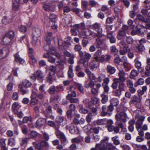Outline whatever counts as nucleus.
I'll use <instances>...</instances> for the list:
<instances>
[{
    "instance_id": "obj_39",
    "label": "nucleus",
    "mask_w": 150,
    "mask_h": 150,
    "mask_svg": "<svg viewBox=\"0 0 150 150\" xmlns=\"http://www.w3.org/2000/svg\"><path fill=\"white\" fill-rule=\"evenodd\" d=\"M110 52L111 54L115 55L118 52V50L115 46L113 45L110 47Z\"/></svg>"
},
{
    "instance_id": "obj_25",
    "label": "nucleus",
    "mask_w": 150,
    "mask_h": 150,
    "mask_svg": "<svg viewBox=\"0 0 150 150\" xmlns=\"http://www.w3.org/2000/svg\"><path fill=\"white\" fill-rule=\"evenodd\" d=\"M106 127L107 128L108 131L109 130H111L112 129V128L113 126V125H112L114 123L113 122L112 120L110 119L108 120L106 119Z\"/></svg>"
},
{
    "instance_id": "obj_44",
    "label": "nucleus",
    "mask_w": 150,
    "mask_h": 150,
    "mask_svg": "<svg viewBox=\"0 0 150 150\" xmlns=\"http://www.w3.org/2000/svg\"><path fill=\"white\" fill-rule=\"evenodd\" d=\"M79 112L85 114L88 112L87 110L83 108V106L80 105H79Z\"/></svg>"
},
{
    "instance_id": "obj_4",
    "label": "nucleus",
    "mask_w": 150,
    "mask_h": 150,
    "mask_svg": "<svg viewBox=\"0 0 150 150\" xmlns=\"http://www.w3.org/2000/svg\"><path fill=\"white\" fill-rule=\"evenodd\" d=\"M115 118L117 120L116 121L125 123L126 121L127 116L125 112H122L117 113L115 115Z\"/></svg>"
},
{
    "instance_id": "obj_36",
    "label": "nucleus",
    "mask_w": 150,
    "mask_h": 150,
    "mask_svg": "<svg viewBox=\"0 0 150 150\" xmlns=\"http://www.w3.org/2000/svg\"><path fill=\"white\" fill-rule=\"evenodd\" d=\"M146 41V40L144 38H142L139 41L140 45L139 47V49L140 51H143L144 49V47L142 45L145 43Z\"/></svg>"
},
{
    "instance_id": "obj_23",
    "label": "nucleus",
    "mask_w": 150,
    "mask_h": 150,
    "mask_svg": "<svg viewBox=\"0 0 150 150\" xmlns=\"http://www.w3.org/2000/svg\"><path fill=\"white\" fill-rule=\"evenodd\" d=\"M59 88L57 86H51L48 90L49 93L51 94H54L56 92H58L59 91Z\"/></svg>"
},
{
    "instance_id": "obj_61",
    "label": "nucleus",
    "mask_w": 150,
    "mask_h": 150,
    "mask_svg": "<svg viewBox=\"0 0 150 150\" xmlns=\"http://www.w3.org/2000/svg\"><path fill=\"white\" fill-rule=\"evenodd\" d=\"M57 16L56 15L53 13L51 14L50 16V18L52 21L55 22L57 18Z\"/></svg>"
},
{
    "instance_id": "obj_58",
    "label": "nucleus",
    "mask_w": 150,
    "mask_h": 150,
    "mask_svg": "<svg viewBox=\"0 0 150 150\" xmlns=\"http://www.w3.org/2000/svg\"><path fill=\"white\" fill-rule=\"evenodd\" d=\"M19 29L20 31L25 33L26 31L27 28L25 25H22L19 26Z\"/></svg>"
},
{
    "instance_id": "obj_32",
    "label": "nucleus",
    "mask_w": 150,
    "mask_h": 150,
    "mask_svg": "<svg viewBox=\"0 0 150 150\" xmlns=\"http://www.w3.org/2000/svg\"><path fill=\"white\" fill-rule=\"evenodd\" d=\"M95 85V82L92 80H90L89 83L86 81H85L84 84V86L86 88H92L94 87Z\"/></svg>"
},
{
    "instance_id": "obj_45",
    "label": "nucleus",
    "mask_w": 150,
    "mask_h": 150,
    "mask_svg": "<svg viewBox=\"0 0 150 150\" xmlns=\"http://www.w3.org/2000/svg\"><path fill=\"white\" fill-rule=\"evenodd\" d=\"M69 96H67V98L70 100V102L71 103H77L79 102V100L77 98H74L73 97L69 98Z\"/></svg>"
},
{
    "instance_id": "obj_40",
    "label": "nucleus",
    "mask_w": 150,
    "mask_h": 150,
    "mask_svg": "<svg viewBox=\"0 0 150 150\" xmlns=\"http://www.w3.org/2000/svg\"><path fill=\"white\" fill-rule=\"evenodd\" d=\"M108 94L102 93L101 96L102 98L101 102L103 103L104 104L108 100Z\"/></svg>"
},
{
    "instance_id": "obj_51",
    "label": "nucleus",
    "mask_w": 150,
    "mask_h": 150,
    "mask_svg": "<svg viewBox=\"0 0 150 150\" xmlns=\"http://www.w3.org/2000/svg\"><path fill=\"white\" fill-rule=\"evenodd\" d=\"M88 32L86 30L82 31L80 34V36L84 38V39L86 38L88 36Z\"/></svg>"
},
{
    "instance_id": "obj_31",
    "label": "nucleus",
    "mask_w": 150,
    "mask_h": 150,
    "mask_svg": "<svg viewBox=\"0 0 150 150\" xmlns=\"http://www.w3.org/2000/svg\"><path fill=\"white\" fill-rule=\"evenodd\" d=\"M19 2L17 1V0H13V10L14 11H17L19 9V4L20 2V0Z\"/></svg>"
},
{
    "instance_id": "obj_37",
    "label": "nucleus",
    "mask_w": 150,
    "mask_h": 150,
    "mask_svg": "<svg viewBox=\"0 0 150 150\" xmlns=\"http://www.w3.org/2000/svg\"><path fill=\"white\" fill-rule=\"evenodd\" d=\"M99 38H98L96 39L95 45L96 47L98 48H100V46L102 45L103 43V40Z\"/></svg>"
},
{
    "instance_id": "obj_9",
    "label": "nucleus",
    "mask_w": 150,
    "mask_h": 150,
    "mask_svg": "<svg viewBox=\"0 0 150 150\" xmlns=\"http://www.w3.org/2000/svg\"><path fill=\"white\" fill-rule=\"evenodd\" d=\"M91 55L87 52H85L83 56V58L85 60H84L82 64H83V67L86 68H88V61L91 57Z\"/></svg>"
},
{
    "instance_id": "obj_46",
    "label": "nucleus",
    "mask_w": 150,
    "mask_h": 150,
    "mask_svg": "<svg viewBox=\"0 0 150 150\" xmlns=\"http://www.w3.org/2000/svg\"><path fill=\"white\" fill-rule=\"evenodd\" d=\"M115 127L114 126H113L112 129L111 130H109L108 131L111 132L114 131L116 133H118L120 131V128L118 125H116L115 124Z\"/></svg>"
},
{
    "instance_id": "obj_35",
    "label": "nucleus",
    "mask_w": 150,
    "mask_h": 150,
    "mask_svg": "<svg viewBox=\"0 0 150 150\" xmlns=\"http://www.w3.org/2000/svg\"><path fill=\"white\" fill-rule=\"evenodd\" d=\"M106 69L108 72L110 74H114L116 71L115 68L110 65H108Z\"/></svg>"
},
{
    "instance_id": "obj_34",
    "label": "nucleus",
    "mask_w": 150,
    "mask_h": 150,
    "mask_svg": "<svg viewBox=\"0 0 150 150\" xmlns=\"http://www.w3.org/2000/svg\"><path fill=\"white\" fill-rule=\"evenodd\" d=\"M135 120L134 119H132L129 122V125L128 127L129 130L131 132H132L134 129V126Z\"/></svg>"
},
{
    "instance_id": "obj_19",
    "label": "nucleus",
    "mask_w": 150,
    "mask_h": 150,
    "mask_svg": "<svg viewBox=\"0 0 150 150\" xmlns=\"http://www.w3.org/2000/svg\"><path fill=\"white\" fill-rule=\"evenodd\" d=\"M54 39L52 33L51 32H48L46 35L45 38L46 41L48 43H49L52 39Z\"/></svg>"
},
{
    "instance_id": "obj_28",
    "label": "nucleus",
    "mask_w": 150,
    "mask_h": 150,
    "mask_svg": "<svg viewBox=\"0 0 150 150\" xmlns=\"http://www.w3.org/2000/svg\"><path fill=\"white\" fill-rule=\"evenodd\" d=\"M135 62V67L138 69L139 71L140 72L142 71L141 70V63L139 61V59L137 58H136L134 60Z\"/></svg>"
},
{
    "instance_id": "obj_22",
    "label": "nucleus",
    "mask_w": 150,
    "mask_h": 150,
    "mask_svg": "<svg viewBox=\"0 0 150 150\" xmlns=\"http://www.w3.org/2000/svg\"><path fill=\"white\" fill-rule=\"evenodd\" d=\"M21 106L20 105L18 102H14L12 105V109L14 113H16L18 112L19 109L21 108Z\"/></svg>"
},
{
    "instance_id": "obj_63",
    "label": "nucleus",
    "mask_w": 150,
    "mask_h": 150,
    "mask_svg": "<svg viewBox=\"0 0 150 150\" xmlns=\"http://www.w3.org/2000/svg\"><path fill=\"white\" fill-rule=\"evenodd\" d=\"M118 79H116L114 81V82L112 83V88L114 89H116L117 87V83H118Z\"/></svg>"
},
{
    "instance_id": "obj_57",
    "label": "nucleus",
    "mask_w": 150,
    "mask_h": 150,
    "mask_svg": "<svg viewBox=\"0 0 150 150\" xmlns=\"http://www.w3.org/2000/svg\"><path fill=\"white\" fill-rule=\"evenodd\" d=\"M144 82V79L142 78H140L138 80L136 83L134 84V86L136 87L137 85H141L143 84Z\"/></svg>"
},
{
    "instance_id": "obj_16",
    "label": "nucleus",
    "mask_w": 150,
    "mask_h": 150,
    "mask_svg": "<svg viewBox=\"0 0 150 150\" xmlns=\"http://www.w3.org/2000/svg\"><path fill=\"white\" fill-rule=\"evenodd\" d=\"M39 37L36 36L35 34L33 35L32 43L34 46H39L40 45V42Z\"/></svg>"
},
{
    "instance_id": "obj_59",
    "label": "nucleus",
    "mask_w": 150,
    "mask_h": 150,
    "mask_svg": "<svg viewBox=\"0 0 150 150\" xmlns=\"http://www.w3.org/2000/svg\"><path fill=\"white\" fill-rule=\"evenodd\" d=\"M89 5L92 7H95L99 5L97 2L94 0H91L89 1Z\"/></svg>"
},
{
    "instance_id": "obj_29",
    "label": "nucleus",
    "mask_w": 150,
    "mask_h": 150,
    "mask_svg": "<svg viewBox=\"0 0 150 150\" xmlns=\"http://www.w3.org/2000/svg\"><path fill=\"white\" fill-rule=\"evenodd\" d=\"M44 48L46 51H48L50 50V51H54V52L56 51V49L53 47L52 45L50 44H45L44 46Z\"/></svg>"
},
{
    "instance_id": "obj_56",
    "label": "nucleus",
    "mask_w": 150,
    "mask_h": 150,
    "mask_svg": "<svg viewBox=\"0 0 150 150\" xmlns=\"http://www.w3.org/2000/svg\"><path fill=\"white\" fill-rule=\"evenodd\" d=\"M115 18V17L114 16L108 17L106 20V23H112Z\"/></svg>"
},
{
    "instance_id": "obj_49",
    "label": "nucleus",
    "mask_w": 150,
    "mask_h": 150,
    "mask_svg": "<svg viewBox=\"0 0 150 150\" xmlns=\"http://www.w3.org/2000/svg\"><path fill=\"white\" fill-rule=\"evenodd\" d=\"M66 119L64 117L57 116L56 118V121L58 122L61 123L65 121Z\"/></svg>"
},
{
    "instance_id": "obj_55",
    "label": "nucleus",
    "mask_w": 150,
    "mask_h": 150,
    "mask_svg": "<svg viewBox=\"0 0 150 150\" xmlns=\"http://www.w3.org/2000/svg\"><path fill=\"white\" fill-rule=\"evenodd\" d=\"M76 86L79 91L81 93H83L84 88L82 85L79 83H77L76 84Z\"/></svg>"
},
{
    "instance_id": "obj_60",
    "label": "nucleus",
    "mask_w": 150,
    "mask_h": 150,
    "mask_svg": "<svg viewBox=\"0 0 150 150\" xmlns=\"http://www.w3.org/2000/svg\"><path fill=\"white\" fill-rule=\"evenodd\" d=\"M30 104L31 106H34L38 104V100L35 98H31Z\"/></svg>"
},
{
    "instance_id": "obj_10",
    "label": "nucleus",
    "mask_w": 150,
    "mask_h": 150,
    "mask_svg": "<svg viewBox=\"0 0 150 150\" xmlns=\"http://www.w3.org/2000/svg\"><path fill=\"white\" fill-rule=\"evenodd\" d=\"M83 102L85 104H88V106L89 105V103H89L90 104L92 105V106L93 105H98L100 102V100L99 99L96 98H91L90 102L89 101L88 99H86L83 101Z\"/></svg>"
},
{
    "instance_id": "obj_53",
    "label": "nucleus",
    "mask_w": 150,
    "mask_h": 150,
    "mask_svg": "<svg viewBox=\"0 0 150 150\" xmlns=\"http://www.w3.org/2000/svg\"><path fill=\"white\" fill-rule=\"evenodd\" d=\"M0 147L1 150H8L6 147V143L5 141H0Z\"/></svg>"
},
{
    "instance_id": "obj_30",
    "label": "nucleus",
    "mask_w": 150,
    "mask_h": 150,
    "mask_svg": "<svg viewBox=\"0 0 150 150\" xmlns=\"http://www.w3.org/2000/svg\"><path fill=\"white\" fill-rule=\"evenodd\" d=\"M73 122L75 125H82L85 122V119L82 118H81L79 120L76 118H75L73 120Z\"/></svg>"
},
{
    "instance_id": "obj_52",
    "label": "nucleus",
    "mask_w": 150,
    "mask_h": 150,
    "mask_svg": "<svg viewBox=\"0 0 150 150\" xmlns=\"http://www.w3.org/2000/svg\"><path fill=\"white\" fill-rule=\"evenodd\" d=\"M103 88L104 91L103 93L108 94V92L110 89V88L108 85L104 86V85L102 86Z\"/></svg>"
},
{
    "instance_id": "obj_7",
    "label": "nucleus",
    "mask_w": 150,
    "mask_h": 150,
    "mask_svg": "<svg viewBox=\"0 0 150 150\" xmlns=\"http://www.w3.org/2000/svg\"><path fill=\"white\" fill-rule=\"evenodd\" d=\"M52 107L50 105H48L46 107L45 111H43V113L47 117L53 119L54 117L52 115Z\"/></svg>"
},
{
    "instance_id": "obj_17",
    "label": "nucleus",
    "mask_w": 150,
    "mask_h": 150,
    "mask_svg": "<svg viewBox=\"0 0 150 150\" xmlns=\"http://www.w3.org/2000/svg\"><path fill=\"white\" fill-rule=\"evenodd\" d=\"M142 99V97L141 96H137L134 95L132 97L131 100L129 102L130 105L134 103H140Z\"/></svg>"
},
{
    "instance_id": "obj_47",
    "label": "nucleus",
    "mask_w": 150,
    "mask_h": 150,
    "mask_svg": "<svg viewBox=\"0 0 150 150\" xmlns=\"http://www.w3.org/2000/svg\"><path fill=\"white\" fill-rule=\"evenodd\" d=\"M106 119H99L97 120L96 123L99 125H102L106 124Z\"/></svg>"
},
{
    "instance_id": "obj_26",
    "label": "nucleus",
    "mask_w": 150,
    "mask_h": 150,
    "mask_svg": "<svg viewBox=\"0 0 150 150\" xmlns=\"http://www.w3.org/2000/svg\"><path fill=\"white\" fill-rule=\"evenodd\" d=\"M14 57H15V60L16 62H19L21 64H23L25 63V61L20 57L18 53H16L14 54Z\"/></svg>"
},
{
    "instance_id": "obj_21",
    "label": "nucleus",
    "mask_w": 150,
    "mask_h": 150,
    "mask_svg": "<svg viewBox=\"0 0 150 150\" xmlns=\"http://www.w3.org/2000/svg\"><path fill=\"white\" fill-rule=\"evenodd\" d=\"M46 121V120L45 118H40L37 120L36 125L38 127H41L45 124Z\"/></svg>"
},
{
    "instance_id": "obj_18",
    "label": "nucleus",
    "mask_w": 150,
    "mask_h": 150,
    "mask_svg": "<svg viewBox=\"0 0 150 150\" xmlns=\"http://www.w3.org/2000/svg\"><path fill=\"white\" fill-rule=\"evenodd\" d=\"M85 72L88 75V78L90 80H94L96 79V77L94 74L92 73L88 68L85 70Z\"/></svg>"
},
{
    "instance_id": "obj_27",
    "label": "nucleus",
    "mask_w": 150,
    "mask_h": 150,
    "mask_svg": "<svg viewBox=\"0 0 150 150\" xmlns=\"http://www.w3.org/2000/svg\"><path fill=\"white\" fill-rule=\"evenodd\" d=\"M130 51V49L128 46H126L123 47V49L120 50L119 52L121 55H124Z\"/></svg>"
},
{
    "instance_id": "obj_8",
    "label": "nucleus",
    "mask_w": 150,
    "mask_h": 150,
    "mask_svg": "<svg viewBox=\"0 0 150 150\" xmlns=\"http://www.w3.org/2000/svg\"><path fill=\"white\" fill-rule=\"evenodd\" d=\"M43 8L47 11L53 12L55 10L54 7L51 2L47 3V2L44 3L43 6Z\"/></svg>"
},
{
    "instance_id": "obj_48",
    "label": "nucleus",
    "mask_w": 150,
    "mask_h": 150,
    "mask_svg": "<svg viewBox=\"0 0 150 150\" xmlns=\"http://www.w3.org/2000/svg\"><path fill=\"white\" fill-rule=\"evenodd\" d=\"M115 124L116 125H118L119 127L121 129L122 131L125 132L127 131V129L124 128L123 124L121 122L116 121L115 122Z\"/></svg>"
},
{
    "instance_id": "obj_50",
    "label": "nucleus",
    "mask_w": 150,
    "mask_h": 150,
    "mask_svg": "<svg viewBox=\"0 0 150 150\" xmlns=\"http://www.w3.org/2000/svg\"><path fill=\"white\" fill-rule=\"evenodd\" d=\"M33 110L37 114L35 116V118L38 117H39L40 116L39 114L40 112L39 107L37 106H35Z\"/></svg>"
},
{
    "instance_id": "obj_41",
    "label": "nucleus",
    "mask_w": 150,
    "mask_h": 150,
    "mask_svg": "<svg viewBox=\"0 0 150 150\" xmlns=\"http://www.w3.org/2000/svg\"><path fill=\"white\" fill-rule=\"evenodd\" d=\"M138 74L139 73L137 71L133 69L131 72L130 78L131 79H134L136 77L138 76Z\"/></svg>"
},
{
    "instance_id": "obj_1",
    "label": "nucleus",
    "mask_w": 150,
    "mask_h": 150,
    "mask_svg": "<svg viewBox=\"0 0 150 150\" xmlns=\"http://www.w3.org/2000/svg\"><path fill=\"white\" fill-rule=\"evenodd\" d=\"M118 150L110 143H108L107 141H101L97 144L95 148H92L91 150Z\"/></svg>"
},
{
    "instance_id": "obj_54",
    "label": "nucleus",
    "mask_w": 150,
    "mask_h": 150,
    "mask_svg": "<svg viewBox=\"0 0 150 150\" xmlns=\"http://www.w3.org/2000/svg\"><path fill=\"white\" fill-rule=\"evenodd\" d=\"M6 35L10 38L11 39L13 40L14 36V32L13 31H10L8 32Z\"/></svg>"
},
{
    "instance_id": "obj_15",
    "label": "nucleus",
    "mask_w": 150,
    "mask_h": 150,
    "mask_svg": "<svg viewBox=\"0 0 150 150\" xmlns=\"http://www.w3.org/2000/svg\"><path fill=\"white\" fill-rule=\"evenodd\" d=\"M66 128L69 131L70 133L72 134H77L79 132L78 128L72 125H69L67 126Z\"/></svg>"
},
{
    "instance_id": "obj_43",
    "label": "nucleus",
    "mask_w": 150,
    "mask_h": 150,
    "mask_svg": "<svg viewBox=\"0 0 150 150\" xmlns=\"http://www.w3.org/2000/svg\"><path fill=\"white\" fill-rule=\"evenodd\" d=\"M119 103L118 100L115 98L112 99L110 100V104L114 106H116Z\"/></svg>"
},
{
    "instance_id": "obj_12",
    "label": "nucleus",
    "mask_w": 150,
    "mask_h": 150,
    "mask_svg": "<svg viewBox=\"0 0 150 150\" xmlns=\"http://www.w3.org/2000/svg\"><path fill=\"white\" fill-rule=\"evenodd\" d=\"M145 118V116H141L137 119L136 124V128L137 130H139L141 128L143 122L144 121Z\"/></svg>"
},
{
    "instance_id": "obj_3",
    "label": "nucleus",
    "mask_w": 150,
    "mask_h": 150,
    "mask_svg": "<svg viewBox=\"0 0 150 150\" xmlns=\"http://www.w3.org/2000/svg\"><path fill=\"white\" fill-rule=\"evenodd\" d=\"M90 27L91 28L95 30L98 33V37L101 38L102 37L103 30L101 27V25L100 23H96L94 24L91 25L90 26Z\"/></svg>"
},
{
    "instance_id": "obj_11",
    "label": "nucleus",
    "mask_w": 150,
    "mask_h": 150,
    "mask_svg": "<svg viewBox=\"0 0 150 150\" xmlns=\"http://www.w3.org/2000/svg\"><path fill=\"white\" fill-rule=\"evenodd\" d=\"M30 77L34 81H35L36 78L38 79H41L42 80L41 82H42V79L43 78V76L42 72L38 70L37 71L35 75L33 74L30 76Z\"/></svg>"
},
{
    "instance_id": "obj_20",
    "label": "nucleus",
    "mask_w": 150,
    "mask_h": 150,
    "mask_svg": "<svg viewBox=\"0 0 150 150\" xmlns=\"http://www.w3.org/2000/svg\"><path fill=\"white\" fill-rule=\"evenodd\" d=\"M119 72L118 73L119 79H118V81H124L126 80V78L125 77V74L124 71L122 70H119Z\"/></svg>"
},
{
    "instance_id": "obj_38",
    "label": "nucleus",
    "mask_w": 150,
    "mask_h": 150,
    "mask_svg": "<svg viewBox=\"0 0 150 150\" xmlns=\"http://www.w3.org/2000/svg\"><path fill=\"white\" fill-rule=\"evenodd\" d=\"M54 74H52L50 73H49L48 76L47 77V81L50 83H51L53 80H54Z\"/></svg>"
},
{
    "instance_id": "obj_6",
    "label": "nucleus",
    "mask_w": 150,
    "mask_h": 150,
    "mask_svg": "<svg viewBox=\"0 0 150 150\" xmlns=\"http://www.w3.org/2000/svg\"><path fill=\"white\" fill-rule=\"evenodd\" d=\"M100 61L93 59L88 63V67L91 70H96L100 65Z\"/></svg>"
},
{
    "instance_id": "obj_2",
    "label": "nucleus",
    "mask_w": 150,
    "mask_h": 150,
    "mask_svg": "<svg viewBox=\"0 0 150 150\" xmlns=\"http://www.w3.org/2000/svg\"><path fill=\"white\" fill-rule=\"evenodd\" d=\"M48 124L51 127H54L55 129V133L57 137L59 138L62 141H66L67 140L66 137L64 134L59 130V125H55L53 121H48Z\"/></svg>"
},
{
    "instance_id": "obj_64",
    "label": "nucleus",
    "mask_w": 150,
    "mask_h": 150,
    "mask_svg": "<svg viewBox=\"0 0 150 150\" xmlns=\"http://www.w3.org/2000/svg\"><path fill=\"white\" fill-rule=\"evenodd\" d=\"M137 18L139 21L143 22H144L145 21L143 16L140 14H139L137 15Z\"/></svg>"
},
{
    "instance_id": "obj_33",
    "label": "nucleus",
    "mask_w": 150,
    "mask_h": 150,
    "mask_svg": "<svg viewBox=\"0 0 150 150\" xmlns=\"http://www.w3.org/2000/svg\"><path fill=\"white\" fill-rule=\"evenodd\" d=\"M73 66L71 64L69 66V70L68 71V77L70 78H72L74 76V74L73 72Z\"/></svg>"
},
{
    "instance_id": "obj_13",
    "label": "nucleus",
    "mask_w": 150,
    "mask_h": 150,
    "mask_svg": "<svg viewBox=\"0 0 150 150\" xmlns=\"http://www.w3.org/2000/svg\"><path fill=\"white\" fill-rule=\"evenodd\" d=\"M9 52V50L7 47H5L0 50V59H2L6 57Z\"/></svg>"
},
{
    "instance_id": "obj_42",
    "label": "nucleus",
    "mask_w": 150,
    "mask_h": 150,
    "mask_svg": "<svg viewBox=\"0 0 150 150\" xmlns=\"http://www.w3.org/2000/svg\"><path fill=\"white\" fill-rule=\"evenodd\" d=\"M22 83L23 86L26 88L30 87L31 85V83L28 80L25 79L23 80L22 82Z\"/></svg>"
},
{
    "instance_id": "obj_62",
    "label": "nucleus",
    "mask_w": 150,
    "mask_h": 150,
    "mask_svg": "<svg viewBox=\"0 0 150 150\" xmlns=\"http://www.w3.org/2000/svg\"><path fill=\"white\" fill-rule=\"evenodd\" d=\"M144 22L146 23V28L147 29L150 30V19H146Z\"/></svg>"
},
{
    "instance_id": "obj_24",
    "label": "nucleus",
    "mask_w": 150,
    "mask_h": 150,
    "mask_svg": "<svg viewBox=\"0 0 150 150\" xmlns=\"http://www.w3.org/2000/svg\"><path fill=\"white\" fill-rule=\"evenodd\" d=\"M33 50L32 48H29V56L31 59L32 62L33 63H35L37 61V59L35 58L34 55H33Z\"/></svg>"
},
{
    "instance_id": "obj_5",
    "label": "nucleus",
    "mask_w": 150,
    "mask_h": 150,
    "mask_svg": "<svg viewBox=\"0 0 150 150\" xmlns=\"http://www.w3.org/2000/svg\"><path fill=\"white\" fill-rule=\"evenodd\" d=\"M93 59L97 60L100 63H102L104 58L105 57L104 54H102V51L100 50H97L94 53L93 55Z\"/></svg>"
},
{
    "instance_id": "obj_14",
    "label": "nucleus",
    "mask_w": 150,
    "mask_h": 150,
    "mask_svg": "<svg viewBox=\"0 0 150 150\" xmlns=\"http://www.w3.org/2000/svg\"><path fill=\"white\" fill-rule=\"evenodd\" d=\"M13 42V40L7 36L5 35L3 38L1 42L2 44L4 45H10Z\"/></svg>"
}]
</instances>
